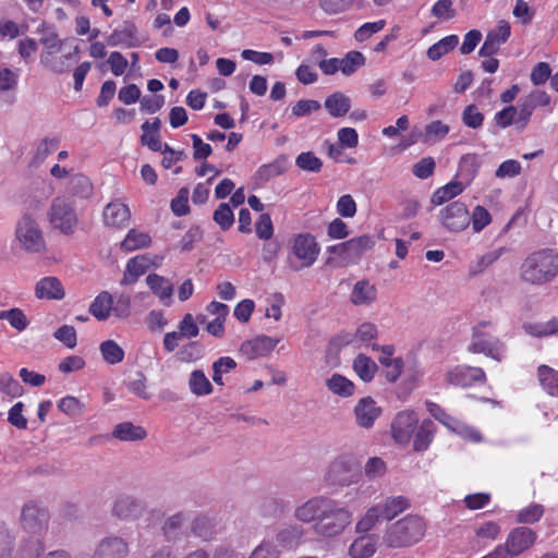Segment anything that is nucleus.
I'll return each mask as SVG.
<instances>
[{"label": "nucleus", "mask_w": 558, "mask_h": 558, "mask_svg": "<svg viewBox=\"0 0 558 558\" xmlns=\"http://www.w3.org/2000/svg\"><path fill=\"white\" fill-rule=\"evenodd\" d=\"M330 498L326 497H314L300 507H298L294 511V517L304 523H308L318 521L319 515L324 514V510L326 509Z\"/></svg>", "instance_id": "obj_19"}, {"label": "nucleus", "mask_w": 558, "mask_h": 558, "mask_svg": "<svg viewBox=\"0 0 558 558\" xmlns=\"http://www.w3.org/2000/svg\"><path fill=\"white\" fill-rule=\"evenodd\" d=\"M538 379L542 387L551 396H558V372L547 365L538 367Z\"/></svg>", "instance_id": "obj_46"}, {"label": "nucleus", "mask_w": 558, "mask_h": 558, "mask_svg": "<svg viewBox=\"0 0 558 558\" xmlns=\"http://www.w3.org/2000/svg\"><path fill=\"white\" fill-rule=\"evenodd\" d=\"M146 283L161 301L168 300L166 305L170 304L173 287L168 279L157 274H150L146 278Z\"/></svg>", "instance_id": "obj_33"}, {"label": "nucleus", "mask_w": 558, "mask_h": 558, "mask_svg": "<svg viewBox=\"0 0 558 558\" xmlns=\"http://www.w3.org/2000/svg\"><path fill=\"white\" fill-rule=\"evenodd\" d=\"M151 266L148 255H137L129 259L121 283L124 286L133 284L143 276Z\"/></svg>", "instance_id": "obj_24"}, {"label": "nucleus", "mask_w": 558, "mask_h": 558, "mask_svg": "<svg viewBox=\"0 0 558 558\" xmlns=\"http://www.w3.org/2000/svg\"><path fill=\"white\" fill-rule=\"evenodd\" d=\"M379 518H381L379 507L375 506L369 508L365 515L356 523V532L368 534L367 532L375 525Z\"/></svg>", "instance_id": "obj_61"}, {"label": "nucleus", "mask_w": 558, "mask_h": 558, "mask_svg": "<svg viewBox=\"0 0 558 558\" xmlns=\"http://www.w3.org/2000/svg\"><path fill=\"white\" fill-rule=\"evenodd\" d=\"M418 417L414 411H402L397 414L391 423V433L393 439L401 445L410 441L416 427Z\"/></svg>", "instance_id": "obj_13"}, {"label": "nucleus", "mask_w": 558, "mask_h": 558, "mask_svg": "<svg viewBox=\"0 0 558 558\" xmlns=\"http://www.w3.org/2000/svg\"><path fill=\"white\" fill-rule=\"evenodd\" d=\"M68 192L78 198H88L93 193V184L86 175L77 173L71 177Z\"/></svg>", "instance_id": "obj_39"}, {"label": "nucleus", "mask_w": 558, "mask_h": 558, "mask_svg": "<svg viewBox=\"0 0 558 558\" xmlns=\"http://www.w3.org/2000/svg\"><path fill=\"white\" fill-rule=\"evenodd\" d=\"M113 298L109 292L99 293L89 306V313L98 320H106L112 311Z\"/></svg>", "instance_id": "obj_35"}, {"label": "nucleus", "mask_w": 558, "mask_h": 558, "mask_svg": "<svg viewBox=\"0 0 558 558\" xmlns=\"http://www.w3.org/2000/svg\"><path fill=\"white\" fill-rule=\"evenodd\" d=\"M484 116L475 105H469L464 108L462 112V122L464 125L471 129H478L482 126Z\"/></svg>", "instance_id": "obj_58"}, {"label": "nucleus", "mask_w": 558, "mask_h": 558, "mask_svg": "<svg viewBox=\"0 0 558 558\" xmlns=\"http://www.w3.org/2000/svg\"><path fill=\"white\" fill-rule=\"evenodd\" d=\"M187 521V517L184 512H177L168 517L162 525L161 532L167 542H178L182 538L183 527Z\"/></svg>", "instance_id": "obj_26"}, {"label": "nucleus", "mask_w": 558, "mask_h": 558, "mask_svg": "<svg viewBox=\"0 0 558 558\" xmlns=\"http://www.w3.org/2000/svg\"><path fill=\"white\" fill-rule=\"evenodd\" d=\"M510 34V24L504 20L499 21L497 27L487 33L485 41L480 48L478 54L481 57H493L499 51L501 45L509 39Z\"/></svg>", "instance_id": "obj_14"}, {"label": "nucleus", "mask_w": 558, "mask_h": 558, "mask_svg": "<svg viewBox=\"0 0 558 558\" xmlns=\"http://www.w3.org/2000/svg\"><path fill=\"white\" fill-rule=\"evenodd\" d=\"M190 530L192 535L203 542L211 541L217 533L215 520L204 514L197 515L193 519Z\"/></svg>", "instance_id": "obj_28"}, {"label": "nucleus", "mask_w": 558, "mask_h": 558, "mask_svg": "<svg viewBox=\"0 0 558 558\" xmlns=\"http://www.w3.org/2000/svg\"><path fill=\"white\" fill-rule=\"evenodd\" d=\"M151 242L148 233L140 232L136 229H131L124 240L121 242V250L132 252L138 248L147 247Z\"/></svg>", "instance_id": "obj_43"}, {"label": "nucleus", "mask_w": 558, "mask_h": 558, "mask_svg": "<svg viewBox=\"0 0 558 558\" xmlns=\"http://www.w3.org/2000/svg\"><path fill=\"white\" fill-rule=\"evenodd\" d=\"M15 545V535L3 522H0V558H9Z\"/></svg>", "instance_id": "obj_53"}, {"label": "nucleus", "mask_w": 558, "mask_h": 558, "mask_svg": "<svg viewBox=\"0 0 558 558\" xmlns=\"http://www.w3.org/2000/svg\"><path fill=\"white\" fill-rule=\"evenodd\" d=\"M459 44V37L457 35H449L440 39L436 44L432 45L427 50V57L437 61L449 51L453 50Z\"/></svg>", "instance_id": "obj_44"}, {"label": "nucleus", "mask_w": 558, "mask_h": 558, "mask_svg": "<svg viewBox=\"0 0 558 558\" xmlns=\"http://www.w3.org/2000/svg\"><path fill=\"white\" fill-rule=\"evenodd\" d=\"M537 534L527 526L512 529L504 545H498L493 551L482 558H517L529 550L536 542Z\"/></svg>", "instance_id": "obj_3"}, {"label": "nucleus", "mask_w": 558, "mask_h": 558, "mask_svg": "<svg viewBox=\"0 0 558 558\" xmlns=\"http://www.w3.org/2000/svg\"><path fill=\"white\" fill-rule=\"evenodd\" d=\"M359 475L343 460H335L328 470L327 480L332 485L348 486L357 481Z\"/></svg>", "instance_id": "obj_22"}, {"label": "nucleus", "mask_w": 558, "mask_h": 558, "mask_svg": "<svg viewBox=\"0 0 558 558\" xmlns=\"http://www.w3.org/2000/svg\"><path fill=\"white\" fill-rule=\"evenodd\" d=\"M15 240L23 250L29 253H40L46 247L45 238L39 223L29 214H24L16 221Z\"/></svg>", "instance_id": "obj_5"}, {"label": "nucleus", "mask_w": 558, "mask_h": 558, "mask_svg": "<svg viewBox=\"0 0 558 558\" xmlns=\"http://www.w3.org/2000/svg\"><path fill=\"white\" fill-rule=\"evenodd\" d=\"M354 414L359 426L369 428L381 414V408L377 407L376 401L372 397H364L356 403Z\"/></svg>", "instance_id": "obj_17"}, {"label": "nucleus", "mask_w": 558, "mask_h": 558, "mask_svg": "<svg viewBox=\"0 0 558 558\" xmlns=\"http://www.w3.org/2000/svg\"><path fill=\"white\" fill-rule=\"evenodd\" d=\"M278 342L279 339L265 335L257 336L252 340L243 342L241 344V352L251 360L257 356H265L275 349Z\"/></svg>", "instance_id": "obj_20"}, {"label": "nucleus", "mask_w": 558, "mask_h": 558, "mask_svg": "<svg viewBox=\"0 0 558 558\" xmlns=\"http://www.w3.org/2000/svg\"><path fill=\"white\" fill-rule=\"evenodd\" d=\"M324 106L332 118H341L350 111L351 99L341 92H335L325 99Z\"/></svg>", "instance_id": "obj_29"}, {"label": "nucleus", "mask_w": 558, "mask_h": 558, "mask_svg": "<svg viewBox=\"0 0 558 558\" xmlns=\"http://www.w3.org/2000/svg\"><path fill=\"white\" fill-rule=\"evenodd\" d=\"M319 245L314 235L310 233H301L294 238L292 252L296 258L301 260L300 266H292L298 271L304 267H311L317 259L319 254Z\"/></svg>", "instance_id": "obj_11"}, {"label": "nucleus", "mask_w": 558, "mask_h": 558, "mask_svg": "<svg viewBox=\"0 0 558 558\" xmlns=\"http://www.w3.org/2000/svg\"><path fill=\"white\" fill-rule=\"evenodd\" d=\"M489 325V322H481L472 329V341L468 350L472 353H483L486 356L500 362L505 356V343L497 337L483 331L482 329Z\"/></svg>", "instance_id": "obj_6"}, {"label": "nucleus", "mask_w": 558, "mask_h": 558, "mask_svg": "<svg viewBox=\"0 0 558 558\" xmlns=\"http://www.w3.org/2000/svg\"><path fill=\"white\" fill-rule=\"evenodd\" d=\"M288 169V158L283 155L276 158L272 162L263 165L257 170V177L260 181L267 182L276 178Z\"/></svg>", "instance_id": "obj_38"}, {"label": "nucleus", "mask_w": 558, "mask_h": 558, "mask_svg": "<svg viewBox=\"0 0 558 558\" xmlns=\"http://www.w3.org/2000/svg\"><path fill=\"white\" fill-rule=\"evenodd\" d=\"M486 375L483 368L466 365H458L446 374L448 384L463 388L476 383H484Z\"/></svg>", "instance_id": "obj_12"}, {"label": "nucleus", "mask_w": 558, "mask_h": 558, "mask_svg": "<svg viewBox=\"0 0 558 558\" xmlns=\"http://www.w3.org/2000/svg\"><path fill=\"white\" fill-rule=\"evenodd\" d=\"M45 535L29 534L23 537L16 548L14 558H40L45 551Z\"/></svg>", "instance_id": "obj_23"}, {"label": "nucleus", "mask_w": 558, "mask_h": 558, "mask_svg": "<svg viewBox=\"0 0 558 558\" xmlns=\"http://www.w3.org/2000/svg\"><path fill=\"white\" fill-rule=\"evenodd\" d=\"M213 219L221 230H229L234 223V215L230 205L227 203H221L214 211Z\"/></svg>", "instance_id": "obj_52"}, {"label": "nucleus", "mask_w": 558, "mask_h": 558, "mask_svg": "<svg viewBox=\"0 0 558 558\" xmlns=\"http://www.w3.org/2000/svg\"><path fill=\"white\" fill-rule=\"evenodd\" d=\"M375 245V240L371 235H361L352 238L345 242L327 247V252L341 258L342 266L359 263L361 257Z\"/></svg>", "instance_id": "obj_7"}, {"label": "nucleus", "mask_w": 558, "mask_h": 558, "mask_svg": "<svg viewBox=\"0 0 558 558\" xmlns=\"http://www.w3.org/2000/svg\"><path fill=\"white\" fill-rule=\"evenodd\" d=\"M379 507V513L385 520H392L399 513L410 507L409 499L404 496L388 497Z\"/></svg>", "instance_id": "obj_31"}, {"label": "nucleus", "mask_w": 558, "mask_h": 558, "mask_svg": "<svg viewBox=\"0 0 558 558\" xmlns=\"http://www.w3.org/2000/svg\"><path fill=\"white\" fill-rule=\"evenodd\" d=\"M326 386L332 393L342 398L351 397L355 389L354 384L350 379L337 373L327 379Z\"/></svg>", "instance_id": "obj_42"}, {"label": "nucleus", "mask_w": 558, "mask_h": 558, "mask_svg": "<svg viewBox=\"0 0 558 558\" xmlns=\"http://www.w3.org/2000/svg\"><path fill=\"white\" fill-rule=\"evenodd\" d=\"M340 71L344 75L353 74L359 68L365 64V57L360 51H350L344 58L339 59Z\"/></svg>", "instance_id": "obj_48"}, {"label": "nucleus", "mask_w": 558, "mask_h": 558, "mask_svg": "<svg viewBox=\"0 0 558 558\" xmlns=\"http://www.w3.org/2000/svg\"><path fill=\"white\" fill-rule=\"evenodd\" d=\"M53 337L69 349H73L77 344L76 330L73 326L70 325H62L59 327L53 332Z\"/></svg>", "instance_id": "obj_59"}, {"label": "nucleus", "mask_w": 558, "mask_h": 558, "mask_svg": "<svg viewBox=\"0 0 558 558\" xmlns=\"http://www.w3.org/2000/svg\"><path fill=\"white\" fill-rule=\"evenodd\" d=\"M59 143V138H43L36 147L34 161L43 162L50 154H52L58 148Z\"/></svg>", "instance_id": "obj_56"}, {"label": "nucleus", "mask_w": 558, "mask_h": 558, "mask_svg": "<svg viewBox=\"0 0 558 558\" xmlns=\"http://www.w3.org/2000/svg\"><path fill=\"white\" fill-rule=\"evenodd\" d=\"M534 108H535V104L532 100H525L522 104H519L518 107H515L514 123L520 129H523L526 126V124L529 123L530 118L533 113Z\"/></svg>", "instance_id": "obj_63"}, {"label": "nucleus", "mask_w": 558, "mask_h": 558, "mask_svg": "<svg viewBox=\"0 0 558 558\" xmlns=\"http://www.w3.org/2000/svg\"><path fill=\"white\" fill-rule=\"evenodd\" d=\"M235 367H236V362L232 357H230V356L219 357L213 364V371H214L213 380H214V383L222 386L223 385V380H222L223 374L231 372Z\"/></svg>", "instance_id": "obj_51"}, {"label": "nucleus", "mask_w": 558, "mask_h": 558, "mask_svg": "<svg viewBox=\"0 0 558 558\" xmlns=\"http://www.w3.org/2000/svg\"><path fill=\"white\" fill-rule=\"evenodd\" d=\"M130 548L128 542L116 535L105 537L97 545L92 558H125Z\"/></svg>", "instance_id": "obj_15"}, {"label": "nucleus", "mask_w": 558, "mask_h": 558, "mask_svg": "<svg viewBox=\"0 0 558 558\" xmlns=\"http://www.w3.org/2000/svg\"><path fill=\"white\" fill-rule=\"evenodd\" d=\"M378 336L377 327L372 323H363L359 326L355 333H347L342 337V343L344 345L354 344L356 341L361 343H367L371 340L376 339Z\"/></svg>", "instance_id": "obj_36"}, {"label": "nucleus", "mask_w": 558, "mask_h": 558, "mask_svg": "<svg viewBox=\"0 0 558 558\" xmlns=\"http://www.w3.org/2000/svg\"><path fill=\"white\" fill-rule=\"evenodd\" d=\"M144 511V502L133 496L122 495L114 501L112 513L121 520L138 518Z\"/></svg>", "instance_id": "obj_18"}, {"label": "nucleus", "mask_w": 558, "mask_h": 558, "mask_svg": "<svg viewBox=\"0 0 558 558\" xmlns=\"http://www.w3.org/2000/svg\"><path fill=\"white\" fill-rule=\"evenodd\" d=\"M376 287L367 280L357 281L351 293V302L354 305H369L376 300Z\"/></svg>", "instance_id": "obj_30"}, {"label": "nucleus", "mask_w": 558, "mask_h": 558, "mask_svg": "<svg viewBox=\"0 0 558 558\" xmlns=\"http://www.w3.org/2000/svg\"><path fill=\"white\" fill-rule=\"evenodd\" d=\"M189 190L186 187H182L178 195L171 201L170 207L172 213L178 216H184L190 211L189 208Z\"/></svg>", "instance_id": "obj_62"}, {"label": "nucleus", "mask_w": 558, "mask_h": 558, "mask_svg": "<svg viewBox=\"0 0 558 558\" xmlns=\"http://www.w3.org/2000/svg\"><path fill=\"white\" fill-rule=\"evenodd\" d=\"M112 435L122 441H136L144 439L147 434L142 426L134 425L131 422H123L114 426Z\"/></svg>", "instance_id": "obj_32"}, {"label": "nucleus", "mask_w": 558, "mask_h": 558, "mask_svg": "<svg viewBox=\"0 0 558 558\" xmlns=\"http://www.w3.org/2000/svg\"><path fill=\"white\" fill-rule=\"evenodd\" d=\"M432 425L433 422L430 420H426L422 423L414 436L413 447L415 451H424L428 448L433 439V433L429 428Z\"/></svg>", "instance_id": "obj_50"}, {"label": "nucleus", "mask_w": 558, "mask_h": 558, "mask_svg": "<svg viewBox=\"0 0 558 558\" xmlns=\"http://www.w3.org/2000/svg\"><path fill=\"white\" fill-rule=\"evenodd\" d=\"M352 366L356 375L365 383H369L378 371L377 364L363 353L355 356Z\"/></svg>", "instance_id": "obj_34"}, {"label": "nucleus", "mask_w": 558, "mask_h": 558, "mask_svg": "<svg viewBox=\"0 0 558 558\" xmlns=\"http://www.w3.org/2000/svg\"><path fill=\"white\" fill-rule=\"evenodd\" d=\"M0 319H5L17 331H23L28 326V319L22 310L14 307L8 311H0Z\"/></svg>", "instance_id": "obj_49"}, {"label": "nucleus", "mask_w": 558, "mask_h": 558, "mask_svg": "<svg viewBox=\"0 0 558 558\" xmlns=\"http://www.w3.org/2000/svg\"><path fill=\"white\" fill-rule=\"evenodd\" d=\"M111 47L122 46L125 48H135L141 45L137 37V27L131 21H124L121 28H116L107 39Z\"/></svg>", "instance_id": "obj_16"}, {"label": "nucleus", "mask_w": 558, "mask_h": 558, "mask_svg": "<svg viewBox=\"0 0 558 558\" xmlns=\"http://www.w3.org/2000/svg\"><path fill=\"white\" fill-rule=\"evenodd\" d=\"M189 388L191 392L197 397L208 396L214 390L211 383L202 369H195L191 373Z\"/></svg>", "instance_id": "obj_40"}, {"label": "nucleus", "mask_w": 558, "mask_h": 558, "mask_svg": "<svg viewBox=\"0 0 558 558\" xmlns=\"http://www.w3.org/2000/svg\"><path fill=\"white\" fill-rule=\"evenodd\" d=\"M439 220L449 232H460L470 225V214L464 203L456 201L439 211Z\"/></svg>", "instance_id": "obj_10"}, {"label": "nucleus", "mask_w": 558, "mask_h": 558, "mask_svg": "<svg viewBox=\"0 0 558 558\" xmlns=\"http://www.w3.org/2000/svg\"><path fill=\"white\" fill-rule=\"evenodd\" d=\"M102 218L107 227L123 228L130 221L131 211L125 204L112 202L106 205Z\"/></svg>", "instance_id": "obj_21"}, {"label": "nucleus", "mask_w": 558, "mask_h": 558, "mask_svg": "<svg viewBox=\"0 0 558 558\" xmlns=\"http://www.w3.org/2000/svg\"><path fill=\"white\" fill-rule=\"evenodd\" d=\"M99 350L104 361L110 365L118 364L124 359V350L114 340L101 342Z\"/></svg>", "instance_id": "obj_47"}, {"label": "nucleus", "mask_w": 558, "mask_h": 558, "mask_svg": "<svg viewBox=\"0 0 558 558\" xmlns=\"http://www.w3.org/2000/svg\"><path fill=\"white\" fill-rule=\"evenodd\" d=\"M351 523V513L330 499L324 514L319 515L314 529L318 535L332 537L339 535Z\"/></svg>", "instance_id": "obj_4"}, {"label": "nucleus", "mask_w": 558, "mask_h": 558, "mask_svg": "<svg viewBox=\"0 0 558 558\" xmlns=\"http://www.w3.org/2000/svg\"><path fill=\"white\" fill-rule=\"evenodd\" d=\"M463 190L464 185L462 181H451L434 192L432 196V203L434 205H442L444 203L461 194Z\"/></svg>", "instance_id": "obj_41"}, {"label": "nucleus", "mask_w": 558, "mask_h": 558, "mask_svg": "<svg viewBox=\"0 0 558 558\" xmlns=\"http://www.w3.org/2000/svg\"><path fill=\"white\" fill-rule=\"evenodd\" d=\"M35 293L38 299L61 300L64 298L63 287L56 277H46L38 281Z\"/></svg>", "instance_id": "obj_27"}, {"label": "nucleus", "mask_w": 558, "mask_h": 558, "mask_svg": "<svg viewBox=\"0 0 558 558\" xmlns=\"http://www.w3.org/2000/svg\"><path fill=\"white\" fill-rule=\"evenodd\" d=\"M480 167H481V159L476 154L463 155L459 161L458 175L462 180H465L466 184H470L471 181L477 174Z\"/></svg>", "instance_id": "obj_37"}, {"label": "nucleus", "mask_w": 558, "mask_h": 558, "mask_svg": "<svg viewBox=\"0 0 558 558\" xmlns=\"http://www.w3.org/2000/svg\"><path fill=\"white\" fill-rule=\"evenodd\" d=\"M198 333L199 328L194 316L191 313L185 314L178 325V335H180L181 338L192 339L197 337Z\"/></svg>", "instance_id": "obj_55"}, {"label": "nucleus", "mask_w": 558, "mask_h": 558, "mask_svg": "<svg viewBox=\"0 0 558 558\" xmlns=\"http://www.w3.org/2000/svg\"><path fill=\"white\" fill-rule=\"evenodd\" d=\"M49 219L53 229L65 235L73 234L77 225L74 204L65 197H56L50 206Z\"/></svg>", "instance_id": "obj_8"}, {"label": "nucleus", "mask_w": 558, "mask_h": 558, "mask_svg": "<svg viewBox=\"0 0 558 558\" xmlns=\"http://www.w3.org/2000/svg\"><path fill=\"white\" fill-rule=\"evenodd\" d=\"M277 546L269 541H263L250 555L248 558H278Z\"/></svg>", "instance_id": "obj_64"}, {"label": "nucleus", "mask_w": 558, "mask_h": 558, "mask_svg": "<svg viewBox=\"0 0 558 558\" xmlns=\"http://www.w3.org/2000/svg\"><path fill=\"white\" fill-rule=\"evenodd\" d=\"M377 550V537L374 534H363L356 537L349 547L351 558H371Z\"/></svg>", "instance_id": "obj_25"}, {"label": "nucleus", "mask_w": 558, "mask_h": 558, "mask_svg": "<svg viewBox=\"0 0 558 558\" xmlns=\"http://www.w3.org/2000/svg\"><path fill=\"white\" fill-rule=\"evenodd\" d=\"M526 333L534 337H547L558 332V318L548 322L530 323L523 326Z\"/></svg>", "instance_id": "obj_45"}, {"label": "nucleus", "mask_w": 558, "mask_h": 558, "mask_svg": "<svg viewBox=\"0 0 558 558\" xmlns=\"http://www.w3.org/2000/svg\"><path fill=\"white\" fill-rule=\"evenodd\" d=\"M49 520L48 509L36 501H28L22 508L20 523L28 534L46 535Z\"/></svg>", "instance_id": "obj_9"}, {"label": "nucleus", "mask_w": 558, "mask_h": 558, "mask_svg": "<svg viewBox=\"0 0 558 558\" xmlns=\"http://www.w3.org/2000/svg\"><path fill=\"white\" fill-rule=\"evenodd\" d=\"M425 523L418 515H407L390 524L383 536L388 548L409 547L418 543L425 534Z\"/></svg>", "instance_id": "obj_2"}, {"label": "nucleus", "mask_w": 558, "mask_h": 558, "mask_svg": "<svg viewBox=\"0 0 558 558\" xmlns=\"http://www.w3.org/2000/svg\"><path fill=\"white\" fill-rule=\"evenodd\" d=\"M295 165L300 169L310 172H319L323 167L322 160L312 151L301 153L295 159Z\"/></svg>", "instance_id": "obj_54"}, {"label": "nucleus", "mask_w": 558, "mask_h": 558, "mask_svg": "<svg viewBox=\"0 0 558 558\" xmlns=\"http://www.w3.org/2000/svg\"><path fill=\"white\" fill-rule=\"evenodd\" d=\"M449 125L440 120L432 121L425 126V141H440L449 133Z\"/></svg>", "instance_id": "obj_60"}, {"label": "nucleus", "mask_w": 558, "mask_h": 558, "mask_svg": "<svg viewBox=\"0 0 558 558\" xmlns=\"http://www.w3.org/2000/svg\"><path fill=\"white\" fill-rule=\"evenodd\" d=\"M0 391L15 398L23 393V387L9 373L0 374Z\"/></svg>", "instance_id": "obj_57"}, {"label": "nucleus", "mask_w": 558, "mask_h": 558, "mask_svg": "<svg viewBox=\"0 0 558 558\" xmlns=\"http://www.w3.org/2000/svg\"><path fill=\"white\" fill-rule=\"evenodd\" d=\"M558 275V252L542 248L529 254L520 266L522 281L543 286L553 281Z\"/></svg>", "instance_id": "obj_1"}]
</instances>
